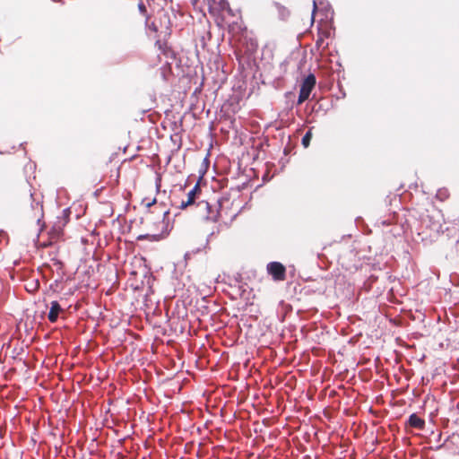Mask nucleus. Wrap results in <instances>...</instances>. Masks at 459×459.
Masks as SVG:
<instances>
[{
  "label": "nucleus",
  "mask_w": 459,
  "mask_h": 459,
  "mask_svg": "<svg viewBox=\"0 0 459 459\" xmlns=\"http://www.w3.org/2000/svg\"><path fill=\"white\" fill-rule=\"evenodd\" d=\"M316 8V2H314V10H313V13H315Z\"/></svg>",
  "instance_id": "obj_13"
},
{
  "label": "nucleus",
  "mask_w": 459,
  "mask_h": 459,
  "mask_svg": "<svg viewBox=\"0 0 459 459\" xmlns=\"http://www.w3.org/2000/svg\"><path fill=\"white\" fill-rule=\"evenodd\" d=\"M198 192H200V186L199 184L196 183L195 186L188 192L186 200H182L178 207L183 210L193 204Z\"/></svg>",
  "instance_id": "obj_6"
},
{
  "label": "nucleus",
  "mask_w": 459,
  "mask_h": 459,
  "mask_svg": "<svg viewBox=\"0 0 459 459\" xmlns=\"http://www.w3.org/2000/svg\"><path fill=\"white\" fill-rule=\"evenodd\" d=\"M267 272L274 281H283L286 275L284 265L279 262H271L267 264Z\"/></svg>",
  "instance_id": "obj_4"
},
{
  "label": "nucleus",
  "mask_w": 459,
  "mask_h": 459,
  "mask_svg": "<svg viewBox=\"0 0 459 459\" xmlns=\"http://www.w3.org/2000/svg\"><path fill=\"white\" fill-rule=\"evenodd\" d=\"M198 205L203 206L206 210V212H207V214L205 217L206 220L213 221V222L218 221L219 215H220L219 207L221 206L219 202L211 204L206 201H202L199 203Z\"/></svg>",
  "instance_id": "obj_5"
},
{
  "label": "nucleus",
  "mask_w": 459,
  "mask_h": 459,
  "mask_svg": "<svg viewBox=\"0 0 459 459\" xmlns=\"http://www.w3.org/2000/svg\"><path fill=\"white\" fill-rule=\"evenodd\" d=\"M154 203H155V200H153L152 203L148 204L147 205H148V206H151V205H152V204H154Z\"/></svg>",
  "instance_id": "obj_14"
},
{
  "label": "nucleus",
  "mask_w": 459,
  "mask_h": 459,
  "mask_svg": "<svg viewBox=\"0 0 459 459\" xmlns=\"http://www.w3.org/2000/svg\"><path fill=\"white\" fill-rule=\"evenodd\" d=\"M208 11L218 27L228 28L234 34L244 30L241 16L230 8L227 0H208Z\"/></svg>",
  "instance_id": "obj_1"
},
{
  "label": "nucleus",
  "mask_w": 459,
  "mask_h": 459,
  "mask_svg": "<svg viewBox=\"0 0 459 459\" xmlns=\"http://www.w3.org/2000/svg\"><path fill=\"white\" fill-rule=\"evenodd\" d=\"M198 0H191L192 4L195 6L196 5Z\"/></svg>",
  "instance_id": "obj_12"
},
{
  "label": "nucleus",
  "mask_w": 459,
  "mask_h": 459,
  "mask_svg": "<svg viewBox=\"0 0 459 459\" xmlns=\"http://www.w3.org/2000/svg\"><path fill=\"white\" fill-rule=\"evenodd\" d=\"M436 197L440 201H446L449 197V192L446 188H440L436 194Z\"/></svg>",
  "instance_id": "obj_9"
},
{
  "label": "nucleus",
  "mask_w": 459,
  "mask_h": 459,
  "mask_svg": "<svg viewBox=\"0 0 459 459\" xmlns=\"http://www.w3.org/2000/svg\"><path fill=\"white\" fill-rule=\"evenodd\" d=\"M316 85V77L313 74H309L302 82L299 99H298V104H302L305 100H307L313 89Z\"/></svg>",
  "instance_id": "obj_2"
},
{
  "label": "nucleus",
  "mask_w": 459,
  "mask_h": 459,
  "mask_svg": "<svg viewBox=\"0 0 459 459\" xmlns=\"http://www.w3.org/2000/svg\"><path fill=\"white\" fill-rule=\"evenodd\" d=\"M62 310L58 301L54 300L50 304V309L48 315V318L51 323H55L57 318L59 312Z\"/></svg>",
  "instance_id": "obj_7"
},
{
  "label": "nucleus",
  "mask_w": 459,
  "mask_h": 459,
  "mask_svg": "<svg viewBox=\"0 0 459 459\" xmlns=\"http://www.w3.org/2000/svg\"><path fill=\"white\" fill-rule=\"evenodd\" d=\"M409 425L417 429L422 430L425 427V420L413 413L409 417Z\"/></svg>",
  "instance_id": "obj_8"
},
{
  "label": "nucleus",
  "mask_w": 459,
  "mask_h": 459,
  "mask_svg": "<svg viewBox=\"0 0 459 459\" xmlns=\"http://www.w3.org/2000/svg\"><path fill=\"white\" fill-rule=\"evenodd\" d=\"M312 138V132L308 130L305 135L302 137L301 143L305 148H307L310 144V141Z\"/></svg>",
  "instance_id": "obj_10"
},
{
  "label": "nucleus",
  "mask_w": 459,
  "mask_h": 459,
  "mask_svg": "<svg viewBox=\"0 0 459 459\" xmlns=\"http://www.w3.org/2000/svg\"><path fill=\"white\" fill-rule=\"evenodd\" d=\"M138 8H139V11L142 14H145L147 10H146V6L145 4H143V1H140L139 4H138Z\"/></svg>",
  "instance_id": "obj_11"
},
{
  "label": "nucleus",
  "mask_w": 459,
  "mask_h": 459,
  "mask_svg": "<svg viewBox=\"0 0 459 459\" xmlns=\"http://www.w3.org/2000/svg\"><path fill=\"white\" fill-rule=\"evenodd\" d=\"M422 223L428 227L431 233L435 235H438L443 232L442 230V222L438 218V212L437 214H428L425 218L422 219Z\"/></svg>",
  "instance_id": "obj_3"
}]
</instances>
